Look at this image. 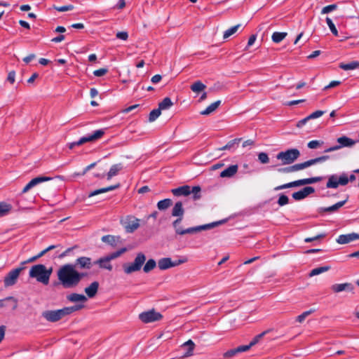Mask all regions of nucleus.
Masks as SVG:
<instances>
[{
    "instance_id": "nucleus-1",
    "label": "nucleus",
    "mask_w": 359,
    "mask_h": 359,
    "mask_svg": "<svg viewBox=\"0 0 359 359\" xmlns=\"http://www.w3.org/2000/svg\"><path fill=\"white\" fill-rule=\"evenodd\" d=\"M57 275L63 287L73 288L79 284L87 273L79 272L72 264H67L59 269Z\"/></svg>"
},
{
    "instance_id": "nucleus-2",
    "label": "nucleus",
    "mask_w": 359,
    "mask_h": 359,
    "mask_svg": "<svg viewBox=\"0 0 359 359\" xmlns=\"http://www.w3.org/2000/svg\"><path fill=\"white\" fill-rule=\"evenodd\" d=\"M183 218H177L172 224V227L175 230V232L177 235L183 236L185 234H193L198 233L203 230H208L212 229L215 226H219L226 222L225 219L220 220L219 222H215L207 224H203L201 226L189 227L187 229H182L181 226V223L182 222Z\"/></svg>"
},
{
    "instance_id": "nucleus-3",
    "label": "nucleus",
    "mask_w": 359,
    "mask_h": 359,
    "mask_svg": "<svg viewBox=\"0 0 359 359\" xmlns=\"http://www.w3.org/2000/svg\"><path fill=\"white\" fill-rule=\"evenodd\" d=\"M84 308L83 304H76L72 306L64 307L57 310H48L42 313V316L48 322L55 323L63 318L65 316L79 311Z\"/></svg>"
},
{
    "instance_id": "nucleus-4",
    "label": "nucleus",
    "mask_w": 359,
    "mask_h": 359,
    "mask_svg": "<svg viewBox=\"0 0 359 359\" xmlns=\"http://www.w3.org/2000/svg\"><path fill=\"white\" fill-rule=\"evenodd\" d=\"M53 268L47 269L43 264H36L31 267L29 273L30 278H34L39 283L47 285L49 283Z\"/></svg>"
},
{
    "instance_id": "nucleus-5",
    "label": "nucleus",
    "mask_w": 359,
    "mask_h": 359,
    "mask_svg": "<svg viewBox=\"0 0 359 359\" xmlns=\"http://www.w3.org/2000/svg\"><path fill=\"white\" fill-rule=\"evenodd\" d=\"M146 261V256L142 252L137 254L134 261L130 263L123 264V269L126 274H131L132 273L139 271Z\"/></svg>"
},
{
    "instance_id": "nucleus-6",
    "label": "nucleus",
    "mask_w": 359,
    "mask_h": 359,
    "mask_svg": "<svg viewBox=\"0 0 359 359\" xmlns=\"http://www.w3.org/2000/svg\"><path fill=\"white\" fill-rule=\"evenodd\" d=\"M105 134V129H100L93 131L91 134H89L85 137H82L79 140L73 142L68 144V148L69 149H74L76 146H81L86 142H93L99 139H101Z\"/></svg>"
},
{
    "instance_id": "nucleus-7",
    "label": "nucleus",
    "mask_w": 359,
    "mask_h": 359,
    "mask_svg": "<svg viewBox=\"0 0 359 359\" xmlns=\"http://www.w3.org/2000/svg\"><path fill=\"white\" fill-rule=\"evenodd\" d=\"M300 156L297 149H290L280 151L276 155V158L281 161L282 165H289L294 163Z\"/></svg>"
},
{
    "instance_id": "nucleus-8",
    "label": "nucleus",
    "mask_w": 359,
    "mask_h": 359,
    "mask_svg": "<svg viewBox=\"0 0 359 359\" xmlns=\"http://www.w3.org/2000/svg\"><path fill=\"white\" fill-rule=\"evenodd\" d=\"M348 183L347 174L343 172L341 175H332L329 176L326 184L327 189H337L339 185L345 186Z\"/></svg>"
},
{
    "instance_id": "nucleus-9",
    "label": "nucleus",
    "mask_w": 359,
    "mask_h": 359,
    "mask_svg": "<svg viewBox=\"0 0 359 359\" xmlns=\"http://www.w3.org/2000/svg\"><path fill=\"white\" fill-rule=\"evenodd\" d=\"M127 233H131L136 231L140 226V219L133 215H127L120 221Z\"/></svg>"
},
{
    "instance_id": "nucleus-10",
    "label": "nucleus",
    "mask_w": 359,
    "mask_h": 359,
    "mask_svg": "<svg viewBox=\"0 0 359 359\" xmlns=\"http://www.w3.org/2000/svg\"><path fill=\"white\" fill-rule=\"evenodd\" d=\"M337 142L339 143L338 145H335L331 147L327 148L325 150V152H331L338 149H341L342 147H352L355 143L358 142L357 140H353L351 138H349L346 136H341L337 138Z\"/></svg>"
},
{
    "instance_id": "nucleus-11",
    "label": "nucleus",
    "mask_w": 359,
    "mask_h": 359,
    "mask_svg": "<svg viewBox=\"0 0 359 359\" xmlns=\"http://www.w3.org/2000/svg\"><path fill=\"white\" fill-rule=\"evenodd\" d=\"M139 318L144 323H149L161 320L163 318V316L161 313L156 311L154 309H151L141 313L139 315Z\"/></svg>"
},
{
    "instance_id": "nucleus-12",
    "label": "nucleus",
    "mask_w": 359,
    "mask_h": 359,
    "mask_svg": "<svg viewBox=\"0 0 359 359\" xmlns=\"http://www.w3.org/2000/svg\"><path fill=\"white\" fill-rule=\"evenodd\" d=\"M24 269V267H18L9 271L4 280L5 287H9L15 285L18 280L20 272Z\"/></svg>"
},
{
    "instance_id": "nucleus-13",
    "label": "nucleus",
    "mask_w": 359,
    "mask_h": 359,
    "mask_svg": "<svg viewBox=\"0 0 359 359\" xmlns=\"http://www.w3.org/2000/svg\"><path fill=\"white\" fill-rule=\"evenodd\" d=\"M94 264L92 262V259L88 257H81L76 259L74 264V268L78 270L81 269H90Z\"/></svg>"
},
{
    "instance_id": "nucleus-14",
    "label": "nucleus",
    "mask_w": 359,
    "mask_h": 359,
    "mask_svg": "<svg viewBox=\"0 0 359 359\" xmlns=\"http://www.w3.org/2000/svg\"><path fill=\"white\" fill-rule=\"evenodd\" d=\"M183 262H184L182 260L172 262L171 258L164 257V258H161L158 260V266L161 270L163 271V270H166L170 268L178 266L179 264H180Z\"/></svg>"
},
{
    "instance_id": "nucleus-15",
    "label": "nucleus",
    "mask_w": 359,
    "mask_h": 359,
    "mask_svg": "<svg viewBox=\"0 0 359 359\" xmlns=\"http://www.w3.org/2000/svg\"><path fill=\"white\" fill-rule=\"evenodd\" d=\"M348 198H349V196H348V195H347L345 200L337 202V203L334 204L333 205H331L327 208H323V207L319 208L318 209V212L320 215H323L325 212L332 213V212H337L340 208H341L343 205H344V204L348 201Z\"/></svg>"
},
{
    "instance_id": "nucleus-16",
    "label": "nucleus",
    "mask_w": 359,
    "mask_h": 359,
    "mask_svg": "<svg viewBox=\"0 0 359 359\" xmlns=\"http://www.w3.org/2000/svg\"><path fill=\"white\" fill-rule=\"evenodd\" d=\"M323 177H310V178L298 180L290 182V186H291V188H292V187H299V186L306 185V184H311L320 182L321 180H323Z\"/></svg>"
},
{
    "instance_id": "nucleus-17",
    "label": "nucleus",
    "mask_w": 359,
    "mask_h": 359,
    "mask_svg": "<svg viewBox=\"0 0 359 359\" xmlns=\"http://www.w3.org/2000/svg\"><path fill=\"white\" fill-rule=\"evenodd\" d=\"M315 192V189L312 187H305L299 191L292 194V198L295 201H301L309 195Z\"/></svg>"
},
{
    "instance_id": "nucleus-18",
    "label": "nucleus",
    "mask_w": 359,
    "mask_h": 359,
    "mask_svg": "<svg viewBox=\"0 0 359 359\" xmlns=\"http://www.w3.org/2000/svg\"><path fill=\"white\" fill-rule=\"evenodd\" d=\"M355 240H359V233H351L348 234H341L338 236L337 238V242L339 244H347Z\"/></svg>"
},
{
    "instance_id": "nucleus-19",
    "label": "nucleus",
    "mask_w": 359,
    "mask_h": 359,
    "mask_svg": "<svg viewBox=\"0 0 359 359\" xmlns=\"http://www.w3.org/2000/svg\"><path fill=\"white\" fill-rule=\"evenodd\" d=\"M52 178L45 176H39L32 179L22 189V193H26L37 184L50 180Z\"/></svg>"
},
{
    "instance_id": "nucleus-20",
    "label": "nucleus",
    "mask_w": 359,
    "mask_h": 359,
    "mask_svg": "<svg viewBox=\"0 0 359 359\" xmlns=\"http://www.w3.org/2000/svg\"><path fill=\"white\" fill-rule=\"evenodd\" d=\"M354 288V285L351 283L334 284L331 286V290L335 293H339L343 291H347L353 293Z\"/></svg>"
},
{
    "instance_id": "nucleus-21",
    "label": "nucleus",
    "mask_w": 359,
    "mask_h": 359,
    "mask_svg": "<svg viewBox=\"0 0 359 359\" xmlns=\"http://www.w3.org/2000/svg\"><path fill=\"white\" fill-rule=\"evenodd\" d=\"M325 113V111L317 110V111L313 112L312 114H311L310 115H309L308 116H306V118L299 121L297 123V127L302 128L303 126H304L306 124V123L308 121H309L311 119L319 118L321 116H323Z\"/></svg>"
},
{
    "instance_id": "nucleus-22",
    "label": "nucleus",
    "mask_w": 359,
    "mask_h": 359,
    "mask_svg": "<svg viewBox=\"0 0 359 359\" xmlns=\"http://www.w3.org/2000/svg\"><path fill=\"white\" fill-rule=\"evenodd\" d=\"M325 113V111L317 110V111L313 112L312 114H311L310 115H309L308 116H306V118L299 121L297 123V127L302 128L303 126H304L306 124V123L308 121H309L311 119L319 118L321 116H323Z\"/></svg>"
},
{
    "instance_id": "nucleus-23",
    "label": "nucleus",
    "mask_w": 359,
    "mask_h": 359,
    "mask_svg": "<svg viewBox=\"0 0 359 359\" xmlns=\"http://www.w3.org/2000/svg\"><path fill=\"white\" fill-rule=\"evenodd\" d=\"M325 113V111L317 110V111L313 112L312 114H311L310 115H309L308 116H306V118L299 121L297 123V127L302 128L303 126H304L306 124V123L308 121H309L311 119L319 118L321 116H323Z\"/></svg>"
},
{
    "instance_id": "nucleus-24",
    "label": "nucleus",
    "mask_w": 359,
    "mask_h": 359,
    "mask_svg": "<svg viewBox=\"0 0 359 359\" xmlns=\"http://www.w3.org/2000/svg\"><path fill=\"white\" fill-rule=\"evenodd\" d=\"M171 193L175 196H177V197L181 196H189L190 194V186L183 185V186L179 187L177 188L172 189L171 190Z\"/></svg>"
},
{
    "instance_id": "nucleus-25",
    "label": "nucleus",
    "mask_w": 359,
    "mask_h": 359,
    "mask_svg": "<svg viewBox=\"0 0 359 359\" xmlns=\"http://www.w3.org/2000/svg\"><path fill=\"white\" fill-rule=\"evenodd\" d=\"M238 170V165H231L229 166L227 168L224 169L223 171L220 172L219 176L221 177H232L234 176Z\"/></svg>"
},
{
    "instance_id": "nucleus-26",
    "label": "nucleus",
    "mask_w": 359,
    "mask_h": 359,
    "mask_svg": "<svg viewBox=\"0 0 359 359\" xmlns=\"http://www.w3.org/2000/svg\"><path fill=\"white\" fill-rule=\"evenodd\" d=\"M172 216L176 217L177 218H183L184 214V209L183 204L181 201L175 203L172 210Z\"/></svg>"
},
{
    "instance_id": "nucleus-27",
    "label": "nucleus",
    "mask_w": 359,
    "mask_h": 359,
    "mask_svg": "<svg viewBox=\"0 0 359 359\" xmlns=\"http://www.w3.org/2000/svg\"><path fill=\"white\" fill-rule=\"evenodd\" d=\"M98 288L99 283L94 281L88 287H86L84 290L89 298H93L96 295Z\"/></svg>"
},
{
    "instance_id": "nucleus-28",
    "label": "nucleus",
    "mask_w": 359,
    "mask_h": 359,
    "mask_svg": "<svg viewBox=\"0 0 359 359\" xmlns=\"http://www.w3.org/2000/svg\"><path fill=\"white\" fill-rule=\"evenodd\" d=\"M182 348L186 349V352L184 353V356L189 357L192 355L194 353L195 344L191 339H189L182 345Z\"/></svg>"
},
{
    "instance_id": "nucleus-29",
    "label": "nucleus",
    "mask_w": 359,
    "mask_h": 359,
    "mask_svg": "<svg viewBox=\"0 0 359 359\" xmlns=\"http://www.w3.org/2000/svg\"><path fill=\"white\" fill-rule=\"evenodd\" d=\"M242 140V138H236L231 141H229L225 146L219 149V150H229V151H235L238 147L240 142Z\"/></svg>"
},
{
    "instance_id": "nucleus-30",
    "label": "nucleus",
    "mask_w": 359,
    "mask_h": 359,
    "mask_svg": "<svg viewBox=\"0 0 359 359\" xmlns=\"http://www.w3.org/2000/svg\"><path fill=\"white\" fill-rule=\"evenodd\" d=\"M119 187H120V184H117L111 185V186H109V187H107L105 188L96 189V190L89 193L88 197H92V196L100 194L106 193L109 191H113L114 189L119 188Z\"/></svg>"
},
{
    "instance_id": "nucleus-31",
    "label": "nucleus",
    "mask_w": 359,
    "mask_h": 359,
    "mask_svg": "<svg viewBox=\"0 0 359 359\" xmlns=\"http://www.w3.org/2000/svg\"><path fill=\"white\" fill-rule=\"evenodd\" d=\"M67 299L71 302H86L88 299L87 297L81 294L72 293L67 296Z\"/></svg>"
},
{
    "instance_id": "nucleus-32",
    "label": "nucleus",
    "mask_w": 359,
    "mask_h": 359,
    "mask_svg": "<svg viewBox=\"0 0 359 359\" xmlns=\"http://www.w3.org/2000/svg\"><path fill=\"white\" fill-rule=\"evenodd\" d=\"M107 258L106 257H101L95 261L93 264H98L101 269H105L109 271H111L113 269L112 265L110 264V261H107Z\"/></svg>"
},
{
    "instance_id": "nucleus-33",
    "label": "nucleus",
    "mask_w": 359,
    "mask_h": 359,
    "mask_svg": "<svg viewBox=\"0 0 359 359\" xmlns=\"http://www.w3.org/2000/svg\"><path fill=\"white\" fill-rule=\"evenodd\" d=\"M123 168V166L121 163H117L113 165L109 171L107 172V180L111 179L114 176H116L118 175L119 171H121Z\"/></svg>"
},
{
    "instance_id": "nucleus-34",
    "label": "nucleus",
    "mask_w": 359,
    "mask_h": 359,
    "mask_svg": "<svg viewBox=\"0 0 359 359\" xmlns=\"http://www.w3.org/2000/svg\"><path fill=\"white\" fill-rule=\"evenodd\" d=\"M339 68H341V69L345 70V71L352 70V69L359 68V62L358 61H352L347 64L341 62L339 64Z\"/></svg>"
},
{
    "instance_id": "nucleus-35",
    "label": "nucleus",
    "mask_w": 359,
    "mask_h": 359,
    "mask_svg": "<svg viewBox=\"0 0 359 359\" xmlns=\"http://www.w3.org/2000/svg\"><path fill=\"white\" fill-rule=\"evenodd\" d=\"M221 101L217 100L211 104H210L205 110L201 111V115H209L212 112L215 111L218 107L220 105Z\"/></svg>"
},
{
    "instance_id": "nucleus-36",
    "label": "nucleus",
    "mask_w": 359,
    "mask_h": 359,
    "mask_svg": "<svg viewBox=\"0 0 359 359\" xmlns=\"http://www.w3.org/2000/svg\"><path fill=\"white\" fill-rule=\"evenodd\" d=\"M311 165H313V163H312L311 159H310V160L306 161L303 163L292 165V168L293 172H296V171H299V170L305 169Z\"/></svg>"
},
{
    "instance_id": "nucleus-37",
    "label": "nucleus",
    "mask_w": 359,
    "mask_h": 359,
    "mask_svg": "<svg viewBox=\"0 0 359 359\" xmlns=\"http://www.w3.org/2000/svg\"><path fill=\"white\" fill-rule=\"evenodd\" d=\"M172 205V201L170 198H165L158 202L157 208L159 210H165Z\"/></svg>"
},
{
    "instance_id": "nucleus-38",
    "label": "nucleus",
    "mask_w": 359,
    "mask_h": 359,
    "mask_svg": "<svg viewBox=\"0 0 359 359\" xmlns=\"http://www.w3.org/2000/svg\"><path fill=\"white\" fill-rule=\"evenodd\" d=\"M206 88V86L203 84L201 81L194 82L191 86V90L194 93H200L203 91Z\"/></svg>"
},
{
    "instance_id": "nucleus-39",
    "label": "nucleus",
    "mask_w": 359,
    "mask_h": 359,
    "mask_svg": "<svg viewBox=\"0 0 359 359\" xmlns=\"http://www.w3.org/2000/svg\"><path fill=\"white\" fill-rule=\"evenodd\" d=\"M172 105H173V103H172L171 99L168 97H166L161 102H159L158 108L161 110H165V109H169Z\"/></svg>"
},
{
    "instance_id": "nucleus-40",
    "label": "nucleus",
    "mask_w": 359,
    "mask_h": 359,
    "mask_svg": "<svg viewBox=\"0 0 359 359\" xmlns=\"http://www.w3.org/2000/svg\"><path fill=\"white\" fill-rule=\"evenodd\" d=\"M102 241L111 246H115L117 243V238L112 235H106L102 237Z\"/></svg>"
},
{
    "instance_id": "nucleus-41",
    "label": "nucleus",
    "mask_w": 359,
    "mask_h": 359,
    "mask_svg": "<svg viewBox=\"0 0 359 359\" xmlns=\"http://www.w3.org/2000/svg\"><path fill=\"white\" fill-rule=\"evenodd\" d=\"M330 269V266H324L315 268L311 271V272L309 273V276L312 277L314 276L319 275L322 273L327 271Z\"/></svg>"
},
{
    "instance_id": "nucleus-42",
    "label": "nucleus",
    "mask_w": 359,
    "mask_h": 359,
    "mask_svg": "<svg viewBox=\"0 0 359 359\" xmlns=\"http://www.w3.org/2000/svg\"><path fill=\"white\" fill-rule=\"evenodd\" d=\"M156 266V262L154 259H149L143 267V271L144 273H149L153 269H154Z\"/></svg>"
},
{
    "instance_id": "nucleus-43",
    "label": "nucleus",
    "mask_w": 359,
    "mask_h": 359,
    "mask_svg": "<svg viewBox=\"0 0 359 359\" xmlns=\"http://www.w3.org/2000/svg\"><path fill=\"white\" fill-rule=\"evenodd\" d=\"M286 36H287L286 32H276L273 33L271 39L274 43H280V41H282L286 37Z\"/></svg>"
},
{
    "instance_id": "nucleus-44",
    "label": "nucleus",
    "mask_w": 359,
    "mask_h": 359,
    "mask_svg": "<svg viewBox=\"0 0 359 359\" xmlns=\"http://www.w3.org/2000/svg\"><path fill=\"white\" fill-rule=\"evenodd\" d=\"M201 188L200 186H195L192 188L190 187V194H193V199L194 201L199 200L201 198Z\"/></svg>"
},
{
    "instance_id": "nucleus-45",
    "label": "nucleus",
    "mask_w": 359,
    "mask_h": 359,
    "mask_svg": "<svg viewBox=\"0 0 359 359\" xmlns=\"http://www.w3.org/2000/svg\"><path fill=\"white\" fill-rule=\"evenodd\" d=\"M241 27V25L238 24L235 26L230 27L227 30H226L224 33L223 39H226L227 38H229V36H231V35L235 34L238 31V28Z\"/></svg>"
},
{
    "instance_id": "nucleus-46",
    "label": "nucleus",
    "mask_w": 359,
    "mask_h": 359,
    "mask_svg": "<svg viewBox=\"0 0 359 359\" xmlns=\"http://www.w3.org/2000/svg\"><path fill=\"white\" fill-rule=\"evenodd\" d=\"M11 210V205L4 202L0 203V217L7 215Z\"/></svg>"
},
{
    "instance_id": "nucleus-47",
    "label": "nucleus",
    "mask_w": 359,
    "mask_h": 359,
    "mask_svg": "<svg viewBox=\"0 0 359 359\" xmlns=\"http://www.w3.org/2000/svg\"><path fill=\"white\" fill-rule=\"evenodd\" d=\"M13 302V309H15L17 307V300L13 297H8L4 299H0V308L6 306V302Z\"/></svg>"
},
{
    "instance_id": "nucleus-48",
    "label": "nucleus",
    "mask_w": 359,
    "mask_h": 359,
    "mask_svg": "<svg viewBox=\"0 0 359 359\" xmlns=\"http://www.w3.org/2000/svg\"><path fill=\"white\" fill-rule=\"evenodd\" d=\"M126 251V248H123L120 249L119 250H117L116 252H114L108 255L107 256H106V257L107 258V261H111L112 259H114L118 257Z\"/></svg>"
},
{
    "instance_id": "nucleus-49",
    "label": "nucleus",
    "mask_w": 359,
    "mask_h": 359,
    "mask_svg": "<svg viewBox=\"0 0 359 359\" xmlns=\"http://www.w3.org/2000/svg\"><path fill=\"white\" fill-rule=\"evenodd\" d=\"M161 114V110L158 108L153 109L149 115V121L153 122Z\"/></svg>"
},
{
    "instance_id": "nucleus-50",
    "label": "nucleus",
    "mask_w": 359,
    "mask_h": 359,
    "mask_svg": "<svg viewBox=\"0 0 359 359\" xmlns=\"http://www.w3.org/2000/svg\"><path fill=\"white\" fill-rule=\"evenodd\" d=\"M315 311V309H310L309 311L303 312L301 315L298 316L296 318V321L302 323L306 319L307 316L311 315Z\"/></svg>"
},
{
    "instance_id": "nucleus-51",
    "label": "nucleus",
    "mask_w": 359,
    "mask_h": 359,
    "mask_svg": "<svg viewBox=\"0 0 359 359\" xmlns=\"http://www.w3.org/2000/svg\"><path fill=\"white\" fill-rule=\"evenodd\" d=\"M326 22L331 31V32L336 36H338V31L334 25V24L333 23L332 20L330 18H326Z\"/></svg>"
},
{
    "instance_id": "nucleus-52",
    "label": "nucleus",
    "mask_w": 359,
    "mask_h": 359,
    "mask_svg": "<svg viewBox=\"0 0 359 359\" xmlns=\"http://www.w3.org/2000/svg\"><path fill=\"white\" fill-rule=\"evenodd\" d=\"M74 6L72 4L62 6H53V8L59 12H65L68 11H72L74 9Z\"/></svg>"
},
{
    "instance_id": "nucleus-53",
    "label": "nucleus",
    "mask_w": 359,
    "mask_h": 359,
    "mask_svg": "<svg viewBox=\"0 0 359 359\" xmlns=\"http://www.w3.org/2000/svg\"><path fill=\"white\" fill-rule=\"evenodd\" d=\"M288 203H289L288 197L283 194H280L278 200V204L280 206H283V205H287Z\"/></svg>"
},
{
    "instance_id": "nucleus-54",
    "label": "nucleus",
    "mask_w": 359,
    "mask_h": 359,
    "mask_svg": "<svg viewBox=\"0 0 359 359\" xmlns=\"http://www.w3.org/2000/svg\"><path fill=\"white\" fill-rule=\"evenodd\" d=\"M259 161L264 164L268 163L269 162V158L266 153L261 152L258 155Z\"/></svg>"
},
{
    "instance_id": "nucleus-55",
    "label": "nucleus",
    "mask_w": 359,
    "mask_h": 359,
    "mask_svg": "<svg viewBox=\"0 0 359 359\" xmlns=\"http://www.w3.org/2000/svg\"><path fill=\"white\" fill-rule=\"evenodd\" d=\"M337 8V5L334 4H330V5H328L325 7H324L322 11H321V13L322 14H326V13H328L332 11H334L336 10Z\"/></svg>"
},
{
    "instance_id": "nucleus-56",
    "label": "nucleus",
    "mask_w": 359,
    "mask_h": 359,
    "mask_svg": "<svg viewBox=\"0 0 359 359\" xmlns=\"http://www.w3.org/2000/svg\"><path fill=\"white\" fill-rule=\"evenodd\" d=\"M325 236H326L325 233H320L313 237L306 238L304 239V242H306V243L313 242L314 241H318V240L322 239V238H325Z\"/></svg>"
},
{
    "instance_id": "nucleus-57",
    "label": "nucleus",
    "mask_w": 359,
    "mask_h": 359,
    "mask_svg": "<svg viewBox=\"0 0 359 359\" xmlns=\"http://www.w3.org/2000/svg\"><path fill=\"white\" fill-rule=\"evenodd\" d=\"M323 144V142H320L318 140H312L310 141L307 146L309 149H316L320 147Z\"/></svg>"
},
{
    "instance_id": "nucleus-58",
    "label": "nucleus",
    "mask_w": 359,
    "mask_h": 359,
    "mask_svg": "<svg viewBox=\"0 0 359 359\" xmlns=\"http://www.w3.org/2000/svg\"><path fill=\"white\" fill-rule=\"evenodd\" d=\"M329 158H330L329 156H322L311 159V161H312L313 165H315L318 163L324 162Z\"/></svg>"
},
{
    "instance_id": "nucleus-59",
    "label": "nucleus",
    "mask_w": 359,
    "mask_h": 359,
    "mask_svg": "<svg viewBox=\"0 0 359 359\" xmlns=\"http://www.w3.org/2000/svg\"><path fill=\"white\" fill-rule=\"evenodd\" d=\"M108 72V69L106 68H101L94 71L93 74L95 76L100 77L105 75Z\"/></svg>"
},
{
    "instance_id": "nucleus-60",
    "label": "nucleus",
    "mask_w": 359,
    "mask_h": 359,
    "mask_svg": "<svg viewBox=\"0 0 359 359\" xmlns=\"http://www.w3.org/2000/svg\"><path fill=\"white\" fill-rule=\"evenodd\" d=\"M236 353H238L236 348H233L225 352L223 355L225 358H231L233 357Z\"/></svg>"
},
{
    "instance_id": "nucleus-61",
    "label": "nucleus",
    "mask_w": 359,
    "mask_h": 359,
    "mask_svg": "<svg viewBox=\"0 0 359 359\" xmlns=\"http://www.w3.org/2000/svg\"><path fill=\"white\" fill-rule=\"evenodd\" d=\"M266 334V332H263L261 334L255 336L253 339L250 341V345L252 346L257 344L259 341L264 337V335Z\"/></svg>"
},
{
    "instance_id": "nucleus-62",
    "label": "nucleus",
    "mask_w": 359,
    "mask_h": 359,
    "mask_svg": "<svg viewBox=\"0 0 359 359\" xmlns=\"http://www.w3.org/2000/svg\"><path fill=\"white\" fill-rule=\"evenodd\" d=\"M116 38L126 41L128 38V34L127 32H118L116 35Z\"/></svg>"
},
{
    "instance_id": "nucleus-63",
    "label": "nucleus",
    "mask_w": 359,
    "mask_h": 359,
    "mask_svg": "<svg viewBox=\"0 0 359 359\" xmlns=\"http://www.w3.org/2000/svg\"><path fill=\"white\" fill-rule=\"evenodd\" d=\"M277 171L280 173H290L293 172L292 165L285 168H280L277 169Z\"/></svg>"
},
{
    "instance_id": "nucleus-64",
    "label": "nucleus",
    "mask_w": 359,
    "mask_h": 359,
    "mask_svg": "<svg viewBox=\"0 0 359 359\" xmlns=\"http://www.w3.org/2000/svg\"><path fill=\"white\" fill-rule=\"evenodd\" d=\"M251 347H252V346L250 345V344H249L248 345L240 346L236 348L237 353H241V352L248 351Z\"/></svg>"
}]
</instances>
